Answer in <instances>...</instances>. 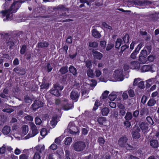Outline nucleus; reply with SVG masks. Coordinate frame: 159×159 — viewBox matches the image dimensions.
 I'll return each instance as SVG.
<instances>
[{
    "instance_id": "1",
    "label": "nucleus",
    "mask_w": 159,
    "mask_h": 159,
    "mask_svg": "<svg viewBox=\"0 0 159 159\" xmlns=\"http://www.w3.org/2000/svg\"><path fill=\"white\" fill-rule=\"evenodd\" d=\"M24 2V1H21L19 2L18 1L14 2H13L11 6H10L9 9L7 10H2L1 11V13L2 14V16L3 17L6 16V18L3 19L4 21H7L9 19L11 20V16L10 17V15L11 14L13 13H15L16 12L17 10H13V7H15V5L17 4L18 5L19 4L18 7H20L21 5V4L20 3H23Z\"/></svg>"
},
{
    "instance_id": "2",
    "label": "nucleus",
    "mask_w": 159,
    "mask_h": 159,
    "mask_svg": "<svg viewBox=\"0 0 159 159\" xmlns=\"http://www.w3.org/2000/svg\"><path fill=\"white\" fill-rule=\"evenodd\" d=\"M63 86H61L56 83L53 84V87L50 91V93L52 94L57 97H59L61 94L60 91H61L63 89Z\"/></svg>"
},
{
    "instance_id": "3",
    "label": "nucleus",
    "mask_w": 159,
    "mask_h": 159,
    "mask_svg": "<svg viewBox=\"0 0 159 159\" xmlns=\"http://www.w3.org/2000/svg\"><path fill=\"white\" fill-rule=\"evenodd\" d=\"M86 147L85 142L82 141H77L73 145V148L75 151L77 152H81Z\"/></svg>"
},
{
    "instance_id": "4",
    "label": "nucleus",
    "mask_w": 159,
    "mask_h": 159,
    "mask_svg": "<svg viewBox=\"0 0 159 159\" xmlns=\"http://www.w3.org/2000/svg\"><path fill=\"white\" fill-rule=\"evenodd\" d=\"M69 16V15H67L66 13H62L61 14H60L57 16V19L58 21L65 22H70L73 21V20L69 19L63 20V19L68 18Z\"/></svg>"
},
{
    "instance_id": "5",
    "label": "nucleus",
    "mask_w": 159,
    "mask_h": 159,
    "mask_svg": "<svg viewBox=\"0 0 159 159\" xmlns=\"http://www.w3.org/2000/svg\"><path fill=\"white\" fill-rule=\"evenodd\" d=\"M80 96V93L76 90H73L70 93V97L74 102L78 101Z\"/></svg>"
},
{
    "instance_id": "6",
    "label": "nucleus",
    "mask_w": 159,
    "mask_h": 159,
    "mask_svg": "<svg viewBox=\"0 0 159 159\" xmlns=\"http://www.w3.org/2000/svg\"><path fill=\"white\" fill-rule=\"evenodd\" d=\"M33 110L36 111L40 107L43 106V102L40 100H35L31 105Z\"/></svg>"
},
{
    "instance_id": "7",
    "label": "nucleus",
    "mask_w": 159,
    "mask_h": 159,
    "mask_svg": "<svg viewBox=\"0 0 159 159\" xmlns=\"http://www.w3.org/2000/svg\"><path fill=\"white\" fill-rule=\"evenodd\" d=\"M128 141V138L125 136L121 137L118 141V144L120 148H124Z\"/></svg>"
},
{
    "instance_id": "8",
    "label": "nucleus",
    "mask_w": 159,
    "mask_h": 159,
    "mask_svg": "<svg viewBox=\"0 0 159 159\" xmlns=\"http://www.w3.org/2000/svg\"><path fill=\"white\" fill-rule=\"evenodd\" d=\"M141 72H145L147 71H150L152 72H154L152 70V68L151 66L149 65H144L140 68Z\"/></svg>"
},
{
    "instance_id": "9",
    "label": "nucleus",
    "mask_w": 159,
    "mask_h": 159,
    "mask_svg": "<svg viewBox=\"0 0 159 159\" xmlns=\"http://www.w3.org/2000/svg\"><path fill=\"white\" fill-rule=\"evenodd\" d=\"M123 72L122 70L120 71L118 70H116L114 72V75L116 78L120 81H122L124 79Z\"/></svg>"
},
{
    "instance_id": "10",
    "label": "nucleus",
    "mask_w": 159,
    "mask_h": 159,
    "mask_svg": "<svg viewBox=\"0 0 159 159\" xmlns=\"http://www.w3.org/2000/svg\"><path fill=\"white\" fill-rule=\"evenodd\" d=\"M13 71L16 74L20 75H24L26 73L25 70L23 68L19 66L15 68Z\"/></svg>"
},
{
    "instance_id": "11",
    "label": "nucleus",
    "mask_w": 159,
    "mask_h": 159,
    "mask_svg": "<svg viewBox=\"0 0 159 159\" xmlns=\"http://www.w3.org/2000/svg\"><path fill=\"white\" fill-rule=\"evenodd\" d=\"M140 130L139 128H137L134 129L132 133V137L133 139H137L140 137Z\"/></svg>"
},
{
    "instance_id": "12",
    "label": "nucleus",
    "mask_w": 159,
    "mask_h": 159,
    "mask_svg": "<svg viewBox=\"0 0 159 159\" xmlns=\"http://www.w3.org/2000/svg\"><path fill=\"white\" fill-rule=\"evenodd\" d=\"M93 54V56L94 58L95 59L100 60L103 57V55L100 52H98L95 50L93 49L92 51Z\"/></svg>"
},
{
    "instance_id": "13",
    "label": "nucleus",
    "mask_w": 159,
    "mask_h": 159,
    "mask_svg": "<svg viewBox=\"0 0 159 159\" xmlns=\"http://www.w3.org/2000/svg\"><path fill=\"white\" fill-rule=\"evenodd\" d=\"M150 146L153 148H157L159 146L158 141L155 139H152L150 141Z\"/></svg>"
},
{
    "instance_id": "14",
    "label": "nucleus",
    "mask_w": 159,
    "mask_h": 159,
    "mask_svg": "<svg viewBox=\"0 0 159 159\" xmlns=\"http://www.w3.org/2000/svg\"><path fill=\"white\" fill-rule=\"evenodd\" d=\"M56 9L58 11H68L69 9L68 8H66L65 5H59L56 8Z\"/></svg>"
},
{
    "instance_id": "15",
    "label": "nucleus",
    "mask_w": 159,
    "mask_h": 159,
    "mask_svg": "<svg viewBox=\"0 0 159 159\" xmlns=\"http://www.w3.org/2000/svg\"><path fill=\"white\" fill-rule=\"evenodd\" d=\"M92 35L96 39L100 38L101 36L100 33L96 29H94L92 30Z\"/></svg>"
},
{
    "instance_id": "16",
    "label": "nucleus",
    "mask_w": 159,
    "mask_h": 159,
    "mask_svg": "<svg viewBox=\"0 0 159 159\" xmlns=\"http://www.w3.org/2000/svg\"><path fill=\"white\" fill-rule=\"evenodd\" d=\"M69 70L70 73L72 75L76 76L77 75V70L72 65H71L69 68Z\"/></svg>"
},
{
    "instance_id": "17",
    "label": "nucleus",
    "mask_w": 159,
    "mask_h": 159,
    "mask_svg": "<svg viewBox=\"0 0 159 159\" xmlns=\"http://www.w3.org/2000/svg\"><path fill=\"white\" fill-rule=\"evenodd\" d=\"M49 45V43L46 41H43V42H39L37 44L39 48H47L48 46Z\"/></svg>"
},
{
    "instance_id": "18",
    "label": "nucleus",
    "mask_w": 159,
    "mask_h": 159,
    "mask_svg": "<svg viewBox=\"0 0 159 159\" xmlns=\"http://www.w3.org/2000/svg\"><path fill=\"white\" fill-rule=\"evenodd\" d=\"M110 111L109 109L107 107H105L101 110V113L103 116H107Z\"/></svg>"
},
{
    "instance_id": "19",
    "label": "nucleus",
    "mask_w": 159,
    "mask_h": 159,
    "mask_svg": "<svg viewBox=\"0 0 159 159\" xmlns=\"http://www.w3.org/2000/svg\"><path fill=\"white\" fill-rule=\"evenodd\" d=\"M11 131L10 127L7 126H5L2 129V132L5 135H7L9 134Z\"/></svg>"
},
{
    "instance_id": "20",
    "label": "nucleus",
    "mask_w": 159,
    "mask_h": 159,
    "mask_svg": "<svg viewBox=\"0 0 159 159\" xmlns=\"http://www.w3.org/2000/svg\"><path fill=\"white\" fill-rule=\"evenodd\" d=\"M32 132L31 134H31H28V135L25 137V138L26 139H28L30 138V137H33L35 136L38 133V131L37 129H34L31 130Z\"/></svg>"
},
{
    "instance_id": "21",
    "label": "nucleus",
    "mask_w": 159,
    "mask_h": 159,
    "mask_svg": "<svg viewBox=\"0 0 159 159\" xmlns=\"http://www.w3.org/2000/svg\"><path fill=\"white\" fill-rule=\"evenodd\" d=\"M123 40L120 38H117L115 43V47L116 48L119 49L122 43Z\"/></svg>"
},
{
    "instance_id": "22",
    "label": "nucleus",
    "mask_w": 159,
    "mask_h": 159,
    "mask_svg": "<svg viewBox=\"0 0 159 159\" xmlns=\"http://www.w3.org/2000/svg\"><path fill=\"white\" fill-rule=\"evenodd\" d=\"M131 66H133L132 67L134 69H139L140 68V65L139 63L137 61H133L130 63Z\"/></svg>"
},
{
    "instance_id": "23",
    "label": "nucleus",
    "mask_w": 159,
    "mask_h": 159,
    "mask_svg": "<svg viewBox=\"0 0 159 159\" xmlns=\"http://www.w3.org/2000/svg\"><path fill=\"white\" fill-rule=\"evenodd\" d=\"M68 71L67 66L62 67L59 70V72L62 75L65 74L68 72Z\"/></svg>"
},
{
    "instance_id": "24",
    "label": "nucleus",
    "mask_w": 159,
    "mask_h": 159,
    "mask_svg": "<svg viewBox=\"0 0 159 159\" xmlns=\"http://www.w3.org/2000/svg\"><path fill=\"white\" fill-rule=\"evenodd\" d=\"M106 121V118L102 116L98 117L97 119V121L98 123V124L100 125H102L103 123L105 122Z\"/></svg>"
},
{
    "instance_id": "25",
    "label": "nucleus",
    "mask_w": 159,
    "mask_h": 159,
    "mask_svg": "<svg viewBox=\"0 0 159 159\" xmlns=\"http://www.w3.org/2000/svg\"><path fill=\"white\" fill-rule=\"evenodd\" d=\"M87 74L89 77L93 78L95 76V75L93 73V70L90 69H89L87 71Z\"/></svg>"
},
{
    "instance_id": "26",
    "label": "nucleus",
    "mask_w": 159,
    "mask_h": 159,
    "mask_svg": "<svg viewBox=\"0 0 159 159\" xmlns=\"http://www.w3.org/2000/svg\"><path fill=\"white\" fill-rule=\"evenodd\" d=\"M67 99H66L64 100V101L66 103L62 106V109L64 110H68L70 109L69 104L67 102Z\"/></svg>"
},
{
    "instance_id": "27",
    "label": "nucleus",
    "mask_w": 159,
    "mask_h": 159,
    "mask_svg": "<svg viewBox=\"0 0 159 159\" xmlns=\"http://www.w3.org/2000/svg\"><path fill=\"white\" fill-rule=\"evenodd\" d=\"M124 118L126 120H130L133 118V116L131 112L127 111L125 116Z\"/></svg>"
},
{
    "instance_id": "28",
    "label": "nucleus",
    "mask_w": 159,
    "mask_h": 159,
    "mask_svg": "<svg viewBox=\"0 0 159 159\" xmlns=\"http://www.w3.org/2000/svg\"><path fill=\"white\" fill-rule=\"evenodd\" d=\"M156 103V101L155 99L151 98L148 101L147 105L148 107H152L154 106Z\"/></svg>"
},
{
    "instance_id": "29",
    "label": "nucleus",
    "mask_w": 159,
    "mask_h": 159,
    "mask_svg": "<svg viewBox=\"0 0 159 159\" xmlns=\"http://www.w3.org/2000/svg\"><path fill=\"white\" fill-rule=\"evenodd\" d=\"M97 142L100 146L103 147L105 141L104 138L102 137H99L98 138Z\"/></svg>"
},
{
    "instance_id": "30",
    "label": "nucleus",
    "mask_w": 159,
    "mask_h": 159,
    "mask_svg": "<svg viewBox=\"0 0 159 159\" xmlns=\"http://www.w3.org/2000/svg\"><path fill=\"white\" fill-rule=\"evenodd\" d=\"M129 38V36L128 34L126 33L124 35L122 38L124 43H128Z\"/></svg>"
},
{
    "instance_id": "31",
    "label": "nucleus",
    "mask_w": 159,
    "mask_h": 159,
    "mask_svg": "<svg viewBox=\"0 0 159 159\" xmlns=\"http://www.w3.org/2000/svg\"><path fill=\"white\" fill-rule=\"evenodd\" d=\"M27 46L25 44H24L20 48V53L21 55L24 54L27 49Z\"/></svg>"
},
{
    "instance_id": "32",
    "label": "nucleus",
    "mask_w": 159,
    "mask_h": 159,
    "mask_svg": "<svg viewBox=\"0 0 159 159\" xmlns=\"http://www.w3.org/2000/svg\"><path fill=\"white\" fill-rule=\"evenodd\" d=\"M7 46H9V49H11L12 48L14 45L15 43L13 40L11 39L8 40L7 42Z\"/></svg>"
},
{
    "instance_id": "33",
    "label": "nucleus",
    "mask_w": 159,
    "mask_h": 159,
    "mask_svg": "<svg viewBox=\"0 0 159 159\" xmlns=\"http://www.w3.org/2000/svg\"><path fill=\"white\" fill-rule=\"evenodd\" d=\"M148 114V111L145 108H143L141 109L140 113V116H143L145 115H147Z\"/></svg>"
},
{
    "instance_id": "34",
    "label": "nucleus",
    "mask_w": 159,
    "mask_h": 159,
    "mask_svg": "<svg viewBox=\"0 0 159 159\" xmlns=\"http://www.w3.org/2000/svg\"><path fill=\"white\" fill-rule=\"evenodd\" d=\"M28 131V126L27 125H24L22 126V132L25 135L26 134Z\"/></svg>"
},
{
    "instance_id": "35",
    "label": "nucleus",
    "mask_w": 159,
    "mask_h": 159,
    "mask_svg": "<svg viewBox=\"0 0 159 159\" xmlns=\"http://www.w3.org/2000/svg\"><path fill=\"white\" fill-rule=\"evenodd\" d=\"M85 66L88 69H90L92 67V61L90 60H87L85 61Z\"/></svg>"
},
{
    "instance_id": "36",
    "label": "nucleus",
    "mask_w": 159,
    "mask_h": 159,
    "mask_svg": "<svg viewBox=\"0 0 159 159\" xmlns=\"http://www.w3.org/2000/svg\"><path fill=\"white\" fill-rule=\"evenodd\" d=\"M139 126L141 129L143 130H146L148 129V126L147 124L144 122H142Z\"/></svg>"
},
{
    "instance_id": "37",
    "label": "nucleus",
    "mask_w": 159,
    "mask_h": 159,
    "mask_svg": "<svg viewBox=\"0 0 159 159\" xmlns=\"http://www.w3.org/2000/svg\"><path fill=\"white\" fill-rule=\"evenodd\" d=\"M41 153V150H39V152H36L34 156L33 159H40L41 156L40 153Z\"/></svg>"
},
{
    "instance_id": "38",
    "label": "nucleus",
    "mask_w": 159,
    "mask_h": 159,
    "mask_svg": "<svg viewBox=\"0 0 159 159\" xmlns=\"http://www.w3.org/2000/svg\"><path fill=\"white\" fill-rule=\"evenodd\" d=\"M72 141V139L71 137H68L65 139V143L66 145H69L70 144Z\"/></svg>"
},
{
    "instance_id": "39",
    "label": "nucleus",
    "mask_w": 159,
    "mask_h": 159,
    "mask_svg": "<svg viewBox=\"0 0 159 159\" xmlns=\"http://www.w3.org/2000/svg\"><path fill=\"white\" fill-rule=\"evenodd\" d=\"M49 83L48 82H47V83L41 85H40V89H48L49 87Z\"/></svg>"
},
{
    "instance_id": "40",
    "label": "nucleus",
    "mask_w": 159,
    "mask_h": 159,
    "mask_svg": "<svg viewBox=\"0 0 159 159\" xmlns=\"http://www.w3.org/2000/svg\"><path fill=\"white\" fill-rule=\"evenodd\" d=\"M116 98V95L113 93H111L108 96V98L111 101H114Z\"/></svg>"
},
{
    "instance_id": "41",
    "label": "nucleus",
    "mask_w": 159,
    "mask_h": 159,
    "mask_svg": "<svg viewBox=\"0 0 159 159\" xmlns=\"http://www.w3.org/2000/svg\"><path fill=\"white\" fill-rule=\"evenodd\" d=\"M109 93V92L107 90H106L102 93L101 98L103 99H106Z\"/></svg>"
},
{
    "instance_id": "42",
    "label": "nucleus",
    "mask_w": 159,
    "mask_h": 159,
    "mask_svg": "<svg viewBox=\"0 0 159 159\" xmlns=\"http://www.w3.org/2000/svg\"><path fill=\"white\" fill-rule=\"evenodd\" d=\"M40 134L42 136H45L47 134V130L46 128H43L41 130Z\"/></svg>"
},
{
    "instance_id": "43",
    "label": "nucleus",
    "mask_w": 159,
    "mask_h": 159,
    "mask_svg": "<svg viewBox=\"0 0 159 159\" xmlns=\"http://www.w3.org/2000/svg\"><path fill=\"white\" fill-rule=\"evenodd\" d=\"M89 46L91 47L97 48L98 47V43L96 42L95 41L92 42H89Z\"/></svg>"
},
{
    "instance_id": "44",
    "label": "nucleus",
    "mask_w": 159,
    "mask_h": 159,
    "mask_svg": "<svg viewBox=\"0 0 159 159\" xmlns=\"http://www.w3.org/2000/svg\"><path fill=\"white\" fill-rule=\"evenodd\" d=\"M146 57L144 56H143L142 55L140 56L139 58V61L141 62L144 63L146 62Z\"/></svg>"
},
{
    "instance_id": "45",
    "label": "nucleus",
    "mask_w": 159,
    "mask_h": 159,
    "mask_svg": "<svg viewBox=\"0 0 159 159\" xmlns=\"http://www.w3.org/2000/svg\"><path fill=\"white\" fill-rule=\"evenodd\" d=\"M125 148L128 151H130L131 150H133L134 149V147L132 146L129 144L128 143L126 144Z\"/></svg>"
},
{
    "instance_id": "46",
    "label": "nucleus",
    "mask_w": 159,
    "mask_h": 159,
    "mask_svg": "<svg viewBox=\"0 0 159 159\" xmlns=\"http://www.w3.org/2000/svg\"><path fill=\"white\" fill-rule=\"evenodd\" d=\"M129 48V46L125 44V45H122L120 48V53H123V52L126 49L128 48Z\"/></svg>"
},
{
    "instance_id": "47",
    "label": "nucleus",
    "mask_w": 159,
    "mask_h": 159,
    "mask_svg": "<svg viewBox=\"0 0 159 159\" xmlns=\"http://www.w3.org/2000/svg\"><path fill=\"white\" fill-rule=\"evenodd\" d=\"M152 47L151 45L146 46L144 48L145 50H146L148 52V54L151 53L152 50Z\"/></svg>"
},
{
    "instance_id": "48",
    "label": "nucleus",
    "mask_w": 159,
    "mask_h": 159,
    "mask_svg": "<svg viewBox=\"0 0 159 159\" xmlns=\"http://www.w3.org/2000/svg\"><path fill=\"white\" fill-rule=\"evenodd\" d=\"M142 44L141 43H139L137 46V47L135 48V50L134 51L138 54L139 53V50L141 48H142Z\"/></svg>"
},
{
    "instance_id": "49",
    "label": "nucleus",
    "mask_w": 159,
    "mask_h": 159,
    "mask_svg": "<svg viewBox=\"0 0 159 159\" xmlns=\"http://www.w3.org/2000/svg\"><path fill=\"white\" fill-rule=\"evenodd\" d=\"M148 98L147 96L143 95V96L141 99V102L143 104H144L146 102Z\"/></svg>"
},
{
    "instance_id": "50",
    "label": "nucleus",
    "mask_w": 159,
    "mask_h": 159,
    "mask_svg": "<svg viewBox=\"0 0 159 159\" xmlns=\"http://www.w3.org/2000/svg\"><path fill=\"white\" fill-rule=\"evenodd\" d=\"M138 86L139 88L143 89L144 88V82L143 81H141L138 84Z\"/></svg>"
},
{
    "instance_id": "51",
    "label": "nucleus",
    "mask_w": 159,
    "mask_h": 159,
    "mask_svg": "<svg viewBox=\"0 0 159 159\" xmlns=\"http://www.w3.org/2000/svg\"><path fill=\"white\" fill-rule=\"evenodd\" d=\"M128 93L129 97L132 98L134 96V90L132 89H130L128 91Z\"/></svg>"
},
{
    "instance_id": "52",
    "label": "nucleus",
    "mask_w": 159,
    "mask_h": 159,
    "mask_svg": "<svg viewBox=\"0 0 159 159\" xmlns=\"http://www.w3.org/2000/svg\"><path fill=\"white\" fill-rule=\"evenodd\" d=\"M46 67L47 69V71L48 73L50 72L52 69V67L51 66V64L49 63H48Z\"/></svg>"
},
{
    "instance_id": "53",
    "label": "nucleus",
    "mask_w": 159,
    "mask_h": 159,
    "mask_svg": "<svg viewBox=\"0 0 159 159\" xmlns=\"http://www.w3.org/2000/svg\"><path fill=\"white\" fill-rule=\"evenodd\" d=\"M95 74L96 76L97 77H99L101 75L102 72L99 69H96L95 70Z\"/></svg>"
},
{
    "instance_id": "54",
    "label": "nucleus",
    "mask_w": 159,
    "mask_h": 159,
    "mask_svg": "<svg viewBox=\"0 0 159 159\" xmlns=\"http://www.w3.org/2000/svg\"><path fill=\"white\" fill-rule=\"evenodd\" d=\"M114 44L112 43L108 44L106 48V50L107 51L110 50L114 47Z\"/></svg>"
},
{
    "instance_id": "55",
    "label": "nucleus",
    "mask_w": 159,
    "mask_h": 159,
    "mask_svg": "<svg viewBox=\"0 0 159 159\" xmlns=\"http://www.w3.org/2000/svg\"><path fill=\"white\" fill-rule=\"evenodd\" d=\"M146 120L150 124L153 125L154 124L153 120L152 117L149 116L146 117Z\"/></svg>"
},
{
    "instance_id": "56",
    "label": "nucleus",
    "mask_w": 159,
    "mask_h": 159,
    "mask_svg": "<svg viewBox=\"0 0 159 159\" xmlns=\"http://www.w3.org/2000/svg\"><path fill=\"white\" fill-rule=\"evenodd\" d=\"M100 45L102 48H104L106 46V42L105 41H101L100 42Z\"/></svg>"
},
{
    "instance_id": "57",
    "label": "nucleus",
    "mask_w": 159,
    "mask_h": 159,
    "mask_svg": "<svg viewBox=\"0 0 159 159\" xmlns=\"http://www.w3.org/2000/svg\"><path fill=\"white\" fill-rule=\"evenodd\" d=\"M24 101L25 102L29 103L31 101V99L28 95H26L24 96Z\"/></svg>"
},
{
    "instance_id": "58",
    "label": "nucleus",
    "mask_w": 159,
    "mask_h": 159,
    "mask_svg": "<svg viewBox=\"0 0 159 159\" xmlns=\"http://www.w3.org/2000/svg\"><path fill=\"white\" fill-rule=\"evenodd\" d=\"M130 120H126L124 122V126H126L127 127L129 128L131 126L130 122L129 121Z\"/></svg>"
},
{
    "instance_id": "59",
    "label": "nucleus",
    "mask_w": 159,
    "mask_h": 159,
    "mask_svg": "<svg viewBox=\"0 0 159 159\" xmlns=\"http://www.w3.org/2000/svg\"><path fill=\"white\" fill-rule=\"evenodd\" d=\"M139 113V111L138 110H136L134 111L133 113V116L135 118L137 117Z\"/></svg>"
},
{
    "instance_id": "60",
    "label": "nucleus",
    "mask_w": 159,
    "mask_h": 159,
    "mask_svg": "<svg viewBox=\"0 0 159 159\" xmlns=\"http://www.w3.org/2000/svg\"><path fill=\"white\" fill-rule=\"evenodd\" d=\"M66 159H70V152L68 150H65Z\"/></svg>"
},
{
    "instance_id": "61",
    "label": "nucleus",
    "mask_w": 159,
    "mask_h": 159,
    "mask_svg": "<svg viewBox=\"0 0 159 159\" xmlns=\"http://www.w3.org/2000/svg\"><path fill=\"white\" fill-rule=\"evenodd\" d=\"M35 122L37 125H40L42 123V120L41 119L38 117L35 118Z\"/></svg>"
},
{
    "instance_id": "62",
    "label": "nucleus",
    "mask_w": 159,
    "mask_h": 159,
    "mask_svg": "<svg viewBox=\"0 0 159 159\" xmlns=\"http://www.w3.org/2000/svg\"><path fill=\"white\" fill-rule=\"evenodd\" d=\"M66 42L68 44H71L72 43V37L71 36L68 37L66 40Z\"/></svg>"
},
{
    "instance_id": "63",
    "label": "nucleus",
    "mask_w": 159,
    "mask_h": 159,
    "mask_svg": "<svg viewBox=\"0 0 159 159\" xmlns=\"http://www.w3.org/2000/svg\"><path fill=\"white\" fill-rule=\"evenodd\" d=\"M138 54L135 52L133 51L130 55V57L133 59H135L136 58V55Z\"/></svg>"
},
{
    "instance_id": "64",
    "label": "nucleus",
    "mask_w": 159,
    "mask_h": 159,
    "mask_svg": "<svg viewBox=\"0 0 159 159\" xmlns=\"http://www.w3.org/2000/svg\"><path fill=\"white\" fill-rule=\"evenodd\" d=\"M19 159H28V156L25 154H22L20 156Z\"/></svg>"
}]
</instances>
